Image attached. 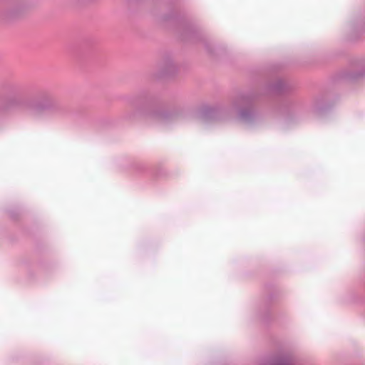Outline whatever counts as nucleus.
<instances>
[{
    "mask_svg": "<svg viewBox=\"0 0 365 365\" xmlns=\"http://www.w3.org/2000/svg\"><path fill=\"white\" fill-rule=\"evenodd\" d=\"M54 106V101L51 98L46 97L31 108V114L34 118H38L43 112L51 110Z\"/></svg>",
    "mask_w": 365,
    "mask_h": 365,
    "instance_id": "1",
    "label": "nucleus"
},
{
    "mask_svg": "<svg viewBox=\"0 0 365 365\" xmlns=\"http://www.w3.org/2000/svg\"><path fill=\"white\" fill-rule=\"evenodd\" d=\"M268 365H294L292 359L287 356H282L272 359Z\"/></svg>",
    "mask_w": 365,
    "mask_h": 365,
    "instance_id": "2",
    "label": "nucleus"
},
{
    "mask_svg": "<svg viewBox=\"0 0 365 365\" xmlns=\"http://www.w3.org/2000/svg\"><path fill=\"white\" fill-rule=\"evenodd\" d=\"M216 115V111L211 108H206L200 112V117L203 120H206L209 118H215Z\"/></svg>",
    "mask_w": 365,
    "mask_h": 365,
    "instance_id": "3",
    "label": "nucleus"
},
{
    "mask_svg": "<svg viewBox=\"0 0 365 365\" xmlns=\"http://www.w3.org/2000/svg\"><path fill=\"white\" fill-rule=\"evenodd\" d=\"M239 115L242 120L247 121L252 118V113L249 110H242Z\"/></svg>",
    "mask_w": 365,
    "mask_h": 365,
    "instance_id": "4",
    "label": "nucleus"
},
{
    "mask_svg": "<svg viewBox=\"0 0 365 365\" xmlns=\"http://www.w3.org/2000/svg\"><path fill=\"white\" fill-rule=\"evenodd\" d=\"M240 101H242V102H243V101H245V99H244V98H242V99H240Z\"/></svg>",
    "mask_w": 365,
    "mask_h": 365,
    "instance_id": "5",
    "label": "nucleus"
}]
</instances>
